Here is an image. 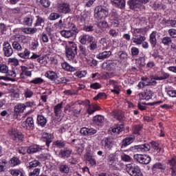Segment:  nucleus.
Here are the masks:
<instances>
[{"label":"nucleus","instance_id":"obj_1","mask_svg":"<svg viewBox=\"0 0 176 176\" xmlns=\"http://www.w3.org/2000/svg\"><path fill=\"white\" fill-rule=\"evenodd\" d=\"M78 54V45L72 43L71 45L65 46V56L67 60L71 61L73 64H78L76 55Z\"/></svg>","mask_w":176,"mask_h":176},{"label":"nucleus","instance_id":"obj_2","mask_svg":"<svg viewBox=\"0 0 176 176\" xmlns=\"http://www.w3.org/2000/svg\"><path fill=\"white\" fill-rule=\"evenodd\" d=\"M30 54H31V51L28 49L25 48L23 52H20L18 54L19 57L21 58H23L24 60H36L39 64H43V60H45V58L43 56H41L36 54H33L32 56L30 57Z\"/></svg>","mask_w":176,"mask_h":176},{"label":"nucleus","instance_id":"obj_3","mask_svg":"<svg viewBox=\"0 0 176 176\" xmlns=\"http://www.w3.org/2000/svg\"><path fill=\"white\" fill-rule=\"evenodd\" d=\"M109 10L104 6H98L94 10V17L96 20H104L108 17Z\"/></svg>","mask_w":176,"mask_h":176},{"label":"nucleus","instance_id":"obj_4","mask_svg":"<svg viewBox=\"0 0 176 176\" xmlns=\"http://www.w3.org/2000/svg\"><path fill=\"white\" fill-rule=\"evenodd\" d=\"M126 171L131 176H144L141 167L135 163L127 164L126 165Z\"/></svg>","mask_w":176,"mask_h":176},{"label":"nucleus","instance_id":"obj_5","mask_svg":"<svg viewBox=\"0 0 176 176\" xmlns=\"http://www.w3.org/2000/svg\"><path fill=\"white\" fill-rule=\"evenodd\" d=\"M36 107L35 101L25 102V103H19L15 105L14 112L16 113H23L25 111L26 108H33Z\"/></svg>","mask_w":176,"mask_h":176},{"label":"nucleus","instance_id":"obj_6","mask_svg":"<svg viewBox=\"0 0 176 176\" xmlns=\"http://www.w3.org/2000/svg\"><path fill=\"white\" fill-rule=\"evenodd\" d=\"M131 152H141L142 153H146L151 151V144L149 143H144L142 144L135 145L129 148Z\"/></svg>","mask_w":176,"mask_h":176},{"label":"nucleus","instance_id":"obj_7","mask_svg":"<svg viewBox=\"0 0 176 176\" xmlns=\"http://www.w3.org/2000/svg\"><path fill=\"white\" fill-rule=\"evenodd\" d=\"M8 135H10L11 140L13 141H16V142H19V141H23V138H24L23 133L14 128L10 129L8 130Z\"/></svg>","mask_w":176,"mask_h":176},{"label":"nucleus","instance_id":"obj_8","mask_svg":"<svg viewBox=\"0 0 176 176\" xmlns=\"http://www.w3.org/2000/svg\"><path fill=\"white\" fill-rule=\"evenodd\" d=\"M133 159L140 164H149L152 160L151 156L145 154H135L133 155Z\"/></svg>","mask_w":176,"mask_h":176},{"label":"nucleus","instance_id":"obj_9","mask_svg":"<svg viewBox=\"0 0 176 176\" xmlns=\"http://www.w3.org/2000/svg\"><path fill=\"white\" fill-rule=\"evenodd\" d=\"M13 47L9 41H5L3 43V54L4 57H10L13 55Z\"/></svg>","mask_w":176,"mask_h":176},{"label":"nucleus","instance_id":"obj_10","mask_svg":"<svg viewBox=\"0 0 176 176\" xmlns=\"http://www.w3.org/2000/svg\"><path fill=\"white\" fill-rule=\"evenodd\" d=\"M102 146L104 148V149H107V151H111L112 148H113V145L115 144V141L113 138L106 137L104 138L101 141Z\"/></svg>","mask_w":176,"mask_h":176},{"label":"nucleus","instance_id":"obj_11","mask_svg":"<svg viewBox=\"0 0 176 176\" xmlns=\"http://www.w3.org/2000/svg\"><path fill=\"white\" fill-rule=\"evenodd\" d=\"M107 162L110 168H112V170H119V162L116 160V155L110 154L108 156Z\"/></svg>","mask_w":176,"mask_h":176},{"label":"nucleus","instance_id":"obj_12","mask_svg":"<svg viewBox=\"0 0 176 176\" xmlns=\"http://www.w3.org/2000/svg\"><path fill=\"white\" fill-rule=\"evenodd\" d=\"M102 67L105 71H115L118 68V60L104 62Z\"/></svg>","mask_w":176,"mask_h":176},{"label":"nucleus","instance_id":"obj_13","mask_svg":"<svg viewBox=\"0 0 176 176\" xmlns=\"http://www.w3.org/2000/svg\"><path fill=\"white\" fill-rule=\"evenodd\" d=\"M80 133L81 135L85 137H93V135L97 134V129L91 127H82L80 129Z\"/></svg>","mask_w":176,"mask_h":176},{"label":"nucleus","instance_id":"obj_14","mask_svg":"<svg viewBox=\"0 0 176 176\" xmlns=\"http://www.w3.org/2000/svg\"><path fill=\"white\" fill-rule=\"evenodd\" d=\"M79 34V30L76 28V26L74 25L71 30H61L60 35L64 36V38H71L74 35Z\"/></svg>","mask_w":176,"mask_h":176},{"label":"nucleus","instance_id":"obj_15","mask_svg":"<svg viewBox=\"0 0 176 176\" xmlns=\"http://www.w3.org/2000/svg\"><path fill=\"white\" fill-rule=\"evenodd\" d=\"M22 127L25 130H34L35 124L32 117H28L25 121L22 122Z\"/></svg>","mask_w":176,"mask_h":176},{"label":"nucleus","instance_id":"obj_16","mask_svg":"<svg viewBox=\"0 0 176 176\" xmlns=\"http://www.w3.org/2000/svg\"><path fill=\"white\" fill-rule=\"evenodd\" d=\"M135 141V136L131 135L124 138L121 142V149L127 148L129 145H131Z\"/></svg>","mask_w":176,"mask_h":176},{"label":"nucleus","instance_id":"obj_17","mask_svg":"<svg viewBox=\"0 0 176 176\" xmlns=\"http://www.w3.org/2000/svg\"><path fill=\"white\" fill-rule=\"evenodd\" d=\"M144 126L141 124H135L132 128L133 134H135L138 141L142 140V129Z\"/></svg>","mask_w":176,"mask_h":176},{"label":"nucleus","instance_id":"obj_18","mask_svg":"<svg viewBox=\"0 0 176 176\" xmlns=\"http://www.w3.org/2000/svg\"><path fill=\"white\" fill-rule=\"evenodd\" d=\"M155 93L152 91V89H147L144 91V92H142L139 94V97L140 100H146V101H149V100H152V97H153Z\"/></svg>","mask_w":176,"mask_h":176},{"label":"nucleus","instance_id":"obj_19","mask_svg":"<svg viewBox=\"0 0 176 176\" xmlns=\"http://www.w3.org/2000/svg\"><path fill=\"white\" fill-rule=\"evenodd\" d=\"M123 130H124V126L123 124H117L111 127L109 131L111 133V135H118V134H120Z\"/></svg>","mask_w":176,"mask_h":176},{"label":"nucleus","instance_id":"obj_20","mask_svg":"<svg viewBox=\"0 0 176 176\" xmlns=\"http://www.w3.org/2000/svg\"><path fill=\"white\" fill-rule=\"evenodd\" d=\"M41 140L42 141H43V142H45L46 146H47V148H50V144L53 142V135L47 132H44L41 137Z\"/></svg>","mask_w":176,"mask_h":176},{"label":"nucleus","instance_id":"obj_21","mask_svg":"<svg viewBox=\"0 0 176 176\" xmlns=\"http://www.w3.org/2000/svg\"><path fill=\"white\" fill-rule=\"evenodd\" d=\"M43 149H45V146H39L38 144H32L28 147L27 152H28V153H29V155H32L34 153H36V152L43 151Z\"/></svg>","mask_w":176,"mask_h":176},{"label":"nucleus","instance_id":"obj_22","mask_svg":"<svg viewBox=\"0 0 176 176\" xmlns=\"http://www.w3.org/2000/svg\"><path fill=\"white\" fill-rule=\"evenodd\" d=\"M58 10L60 13H63V14H67L70 13L71 7L68 3H62L58 5Z\"/></svg>","mask_w":176,"mask_h":176},{"label":"nucleus","instance_id":"obj_23","mask_svg":"<svg viewBox=\"0 0 176 176\" xmlns=\"http://www.w3.org/2000/svg\"><path fill=\"white\" fill-rule=\"evenodd\" d=\"M85 156L91 167H96V166H97V161L96 160V158H94V156H93V153L88 151L85 153Z\"/></svg>","mask_w":176,"mask_h":176},{"label":"nucleus","instance_id":"obj_24","mask_svg":"<svg viewBox=\"0 0 176 176\" xmlns=\"http://www.w3.org/2000/svg\"><path fill=\"white\" fill-rule=\"evenodd\" d=\"M85 108H86L87 113H88V115H93L94 112H97V111H100L101 109V107L98 106V104H94V103L90 104V102L89 103L87 107Z\"/></svg>","mask_w":176,"mask_h":176},{"label":"nucleus","instance_id":"obj_25","mask_svg":"<svg viewBox=\"0 0 176 176\" xmlns=\"http://www.w3.org/2000/svg\"><path fill=\"white\" fill-rule=\"evenodd\" d=\"M146 40V37L141 34H137V33H133V37L132 38V42L136 45H142V42Z\"/></svg>","mask_w":176,"mask_h":176},{"label":"nucleus","instance_id":"obj_26","mask_svg":"<svg viewBox=\"0 0 176 176\" xmlns=\"http://www.w3.org/2000/svg\"><path fill=\"white\" fill-rule=\"evenodd\" d=\"M21 79H25V76L31 77L32 76V71H30V69L26 66H21Z\"/></svg>","mask_w":176,"mask_h":176},{"label":"nucleus","instance_id":"obj_27","mask_svg":"<svg viewBox=\"0 0 176 176\" xmlns=\"http://www.w3.org/2000/svg\"><path fill=\"white\" fill-rule=\"evenodd\" d=\"M71 155H72V149L68 147H66L64 149H60L59 152V156L62 159H68Z\"/></svg>","mask_w":176,"mask_h":176},{"label":"nucleus","instance_id":"obj_28","mask_svg":"<svg viewBox=\"0 0 176 176\" xmlns=\"http://www.w3.org/2000/svg\"><path fill=\"white\" fill-rule=\"evenodd\" d=\"M93 124L98 126V127L102 126L104 124V116L101 115L95 116L92 120Z\"/></svg>","mask_w":176,"mask_h":176},{"label":"nucleus","instance_id":"obj_29","mask_svg":"<svg viewBox=\"0 0 176 176\" xmlns=\"http://www.w3.org/2000/svg\"><path fill=\"white\" fill-rule=\"evenodd\" d=\"M45 18L39 15H37L34 17V23L33 24L34 27H44L45 26Z\"/></svg>","mask_w":176,"mask_h":176},{"label":"nucleus","instance_id":"obj_30","mask_svg":"<svg viewBox=\"0 0 176 176\" xmlns=\"http://www.w3.org/2000/svg\"><path fill=\"white\" fill-rule=\"evenodd\" d=\"M128 5L130 9H132L133 10L138 11V10L141 8L140 0H129L128 1Z\"/></svg>","mask_w":176,"mask_h":176},{"label":"nucleus","instance_id":"obj_31","mask_svg":"<svg viewBox=\"0 0 176 176\" xmlns=\"http://www.w3.org/2000/svg\"><path fill=\"white\" fill-rule=\"evenodd\" d=\"M94 36L90 35V34H83L82 36H80V43L81 45H89L91 40L93 39Z\"/></svg>","mask_w":176,"mask_h":176},{"label":"nucleus","instance_id":"obj_32","mask_svg":"<svg viewBox=\"0 0 176 176\" xmlns=\"http://www.w3.org/2000/svg\"><path fill=\"white\" fill-rule=\"evenodd\" d=\"M47 123V118L43 115H38L36 118V124L40 127H45Z\"/></svg>","mask_w":176,"mask_h":176},{"label":"nucleus","instance_id":"obj_33","mask_svg":"<svg viewBox=\"0 0 176 176\" xmlns=\"http://www.w3.org/2000/svg\"><path fill=\"white\" fill-rule=\"evenodd\" d=\"M166 168H167V167L166 166V164L162 162H156L153 165L151 170L153 173L155 174L157 170H160V171H164Z\"/></svg>","mask_w":176,"mask_h":176},{"label":"nucleus","instance_id":"obj_34","mask_svg":"<svg viewBox=\"0 0 176 176\" xmlns=\"http://www.w3.org/2000/svg\"><path fill=\"white\" fill-rule=\"evenodd\" d=\"M87 48L91 50V52H94V50H97L98 47V41L96 39V37L92 38L91 41L88 43Z\"/></svg>","mask_w":176,"mask_h":176},{"label":"nucleus","instance_id":"obj_35","mask_svg":"<svg viewBox=\"0 0 176 176\" xmlns=\"http://www.w3.org/2000/svg\"><path fill=\"white\" fill-rule=\"evenodd\" d=\"M34 21H35V16L30 15L28 16H25L23 20V25H27L28 27H32V24H34Z\"/></svg>","mask_w":176,"mask_h":176},{"label":"nucleus","instance_id":"obj_36","mask_svg":"<svg viewBox=\"0 0 176 176\" xmlns=\"http://www.w3.org/2000/svg\"><path fill=\"white\" fill-rule=\"evenodd\" d=\"M156 34L157 32L153 31L149 36L148 42H150L151 45V47H156V45H157V39H156Z\"/></svg>","mask_w":176,"mask_h":176},{"label":"nucleus","instance_id":"obj_37","mask_svg":"<svg viewBox=\"0 0 176 176\" xmlns=\"http://www.w3.org/2000/svg\"><path fill=\"white\" fill-rule=\"evenodd\" d=\"M12 49L16 52H23L24 45L21 44L17 40H15L12 43Z\"/></svg>","mask_w":176,"mask_h":176},{"label":"nucleus","instance_id":"obj_38","mask_svg":"<svg viewBox=\"0 0 176 176\" xmlns=\"http://www.w3.org/2000/svg\"><path fill=\"white\" fill-rule=\"evenodd\" d=\"M45 76L52 80V82H56V79L58 78V76L57 75V73L53 72V71H47Z\"/></svg>","mask_w":176,"mask_h":176},{"label":"nucleus","instance_id":"obj_39","mask_svg":"<svg viewBox=\"0 0 176 176\" xmlns=\"http://www.w3.org/2000/svg\"><path fill=\"white\" fill-rule=\"evenodd\" d=\"M112 54L111 51H104L103 52L99 53L96 57L98 60H105V58H109Z\"/></svg>","mask_w":176,"mask_h":176},{"label":"nucleus","instance_id":"obj_40","mask_svg":"<svg viewBox=\"0 0 176 176\" xmlns=\"http://www.w3.org/2000/svg\"><path fill=\"white\" fill-rule=\"evenodd\" d=\"M113 6L123 9L126 6V0H112L111 1Z\"/></svg>","mask_w":176,"mask_h":176},{"label":"nucleus","instance_id":"obj_41","mask_svg":"<svg viewBox=\"0 0 176 176\" xmlns=\"http://www.w3.org/2000/svg\"><path fill=\"white\" fill-rule=\"evenodd\" d=\"M151 148L157 152V153H160L162 152V147H160V144L159 142L156 141H151L149 142Z\"/></svg>","mask_w":176,"mask_h":176},{"label":"nucleus","instance_id":"obj_42","mask_svg":"<svg viewBox=\"0 0 176 176\" xmlns=\"http://www.w3.org/2000/svg\"><path fill=\"white\" fill-rule=\"evenodd\" d=\"M9 164H10L11 167H16V166H20L21 164V160H20L19 157H12L8 162Z\"/></svg>","mask_w":176,"mask_h":176},{"label":"nucleus","instance_id":"obj_43","mask_svg":"<svg viewBox=\"0 0 176 176\" xmlns=\"http://www.w3.org/2000/svg\"><path fill=\"white\" fill-rule=\"evenodd\" d=\"M63 102H60L54 107V113L55 114V116L58 117L61 115V113L63 112Z\"/></svg>","mask_w":176,"mask_h":176},{"label":"nucleus","instance_id":"obj_44","mask_svg":"<svg viewBox=\"0 0 176 176\" xmlns=\"http://www.w3.org/2000/svg\"><path fill=\"white\" fill-rule=\"evenodd\" d=\"M67 145V141L65 140H56L53 142V146L58 148L59 149H63L65 148Z\"/></svg>","mask_w":176,"mask_h":176},{"label":"nucleus","instance_id":"obj_45","mask_svg":"<svg viewBox=\"0 0 176 176\" xmlns=\"http://www.w3.org/2000/svg\"><path fill=\"white\" fill-rule=\"evenodd\" d=\"M62 67L63 69H65V71H67V72H75V71L76 70L75 67L71 66L69 63L67 62H64L63 63H62Z\"/></svg>","mask_w":176,"mask_h":176},{"label":"nucleus","instance_id":"obj_46","mask_svg":"<svg viewBox=\"0 0 176 176\" xmlns=\"http://www.w3.org/2000/svg\"><path fill=\"white\" fill-rule=\"evenodd\" d=\"M118 58L121 60V61H127L129 60V54L126 51H120L118 53Z\"/></svg>","mask_w":176,"mask_h":176},{"label":"nucleus","instance_id":"obj_47","mask_svg":"<svg viewBox=\"0 0 176 176\" xmlns=\"http://www.w3.org/2000/svg\"><path fill=\"white\" fill-rule=\"evenodd\" d=\"M161 43L164 46L169 47L170 45L173 44V40L171 39V37L166 36L162 38Z\"/></svg>","mask_w":176,"mask_h":176},{"label":"nucleus","instance_id":"obj_48","mask_svg":"<svg viewBox=\"0 0 176 176\" xmlns=\"http://www.w3.org/2000/svg\"><path fill=\"white\" fill-rule=\"evenodd\" d=\"M111 116H113L115 119H117V120H123V118H124V116L122 112L120 111H112L111 112Z\"/></svg>","mask_w":176,"mask_h":176},{"label":"nucleus","instance_id":"obj_49","mask_svg":"<svg viewBox=\"0 0 176 176\" xmlns=\"http://www.w3.org/2000/svg\"><path fill=\"white\" fill-rule=\"evenodd\" d=\"M87 75V72L86 70H78L74 74V76L76 78H85Z\"/></svg>","mask_w":176,"mask_h":176},{"label":"nucleus","instance_id":"obj_50","mask_svg":"<svg viewBox=\"0 0 176 176\" xmlns=\"http://www.w3.org/2000/svg\"><path fill=\"white\" fill-rule=\"evenodd\" d=\"M59 171L62 174H69V166L67 164H61L59 166Z\"/></svg>","mask_w":176,"mask_h":176},{"label":"nucleus","instance_id":"obj_51","mask_svg":"<svg viewBox=\"0 0 176 176\" xmlns=\"http://www.w3.org/2000/svg\"><path fill=\"white\" fill-rule=\"evenodd\" d=\"M50 158V154L49 153L39 154L36 156V159H38V160H41V162H46V160H49Z\"/></svg>","mask_w":176,"mask_h":176},{"label":"nucleus","instance_id":"obj_52","mask_svg":"<svg viewBox=\"0 0 176 176\" xmlns=\"http://www.w3.org/2000/svg\"><path fill=\"white\" fill-rule=\"evenodd\" d=\"M80 50V56H82V57H86L89 54V50H87V48L85 47L84 45H80L79 46Z\"/></svg>","mask_w":176,"mask_h":176},{"label":"nucleus","instance_id":"obj_53","mask_svg":"<svg viewBox=\"0 0 176 176\" xmlns=\"http://www.w3.org/2000/svg\"><path fill=\"white\" fill-rule=\"evenodd\" d=\"M41 164H42L38 160H34L29 162V164H28V168H34L38 167V166H41Z\"/></svg>","mask_w":176,"mask_h":176},{"label":"nucleus","instance_id":"obj_54","mask_svg":"<svg viewBox=\"0 0 176 176\" xmlns=\"http://www.w3.org/2000/svg\"><path fill=\"white\" fill-rule=\"evenodd\" d=\"M146 60L145 56H140L135 59L136 63H138L140 67H145V65H146V63H145Z\"/></svg>","mask_w":176,"mask_h":176},{"label":"nucleus","instance_id":"obj_55","mask_svg":"<svg viewBox=\"0 0 176 176\" xmlns=\"http://www.w3.org/2000/svg\"><path fill=\"white\" fill-rule=\"evenodd\" d=\"M10 174L12 176H25V173L19 169H12L10 171Z\"/></svg>","mask_w":176,"mask_h":176},{"label":"nucleus","instance_id":"obj_56","mask_svg":"<svg viewBox=\"0 0 176 176\" xmlns=\"http://www.w3.org/2000/svg\"><path fill=\"white\" fill-rule=\"evenodd\" d=\"M151 56L154 60H164V56H163V55L159 54V52L157 50L153 51L151 54Z\"/></svg>","mask_w":176,"mask_h":176},{"label":"nucleus","instance_id":"obj_57","mask_svg":"<svg viewBox=\"0 0 176 176\" xmlns=\"http://www.w3.org/2000/svg\"><path fill=\"white\" fill-rule=\"evenodd\" d=\"M9 69V66L6 65V63H0V73L1 74H6Z\"/></svg>","mask_w":176,"mask_h":176},{"label":"nucleus","instance_id":"obj_58","mask_svg":"<svg viewBox=\"0 0 176 176\" xmlns=\"http://www.w3.org/2000/svg\"><path fill=\"white\" fill-rule=\"evenodd\" d=\"M44 80L43 78L41 77L35 78L34 79L30 80L29 83H32L33 85H42L43 83Z\"/></svg>","mask_w":176,"mask_h":176},{"label":"nucleus","instance_id":"obj_59","mask_svg":"<svg viewBox=\"0 0 176 176\" xmlns=\"http://www.w3.org/2000/svg\"><path fill=\"white\" fill-rule=\"evenodd\" d=\"M60 17H61V15H60V14L56 13V12H52L50 14L48 19L51 21H54V20H57V19H60Z\"/></svg>","mask_w":176,"mask_h":176},{"label":"nucleus","instance_id":"obj_60","mask_svg":"<svg viewBox=\"0 0 176 176\" xmlns=\"http://www.w3.org/2000/svg\"><path fill=\"white\" fill-rule=\"evenodd\" d=\"M131 54L132 57H138V54H140V49L137 47H132L131 49Z\"/></svg>","mask_w":176,"mask_h":176},{"label":"nucleus","instance_id":"obj_61","mask_svg":"<svg viewBox=\"0 0 176 176\" xmlns=\"http://www.w3.org/2000/svg\"><path fill=\"white\" fill-rule=\"evenodd\" d=\"M15 40H16L21 45V43H28L27 36L24 35H19Z\"/></svg>","mask_w":176,"mask_h":176},{"label":"nucleus","instance_id":"obj_62","mask_svg":"<svg viewBox=\"0 0 176 176\" xmlns=\"http://www.w3.org/2000/svg\"><path fill=\"white\" fill-rule=\"evenodd\" d=\"M155 10H167V5L164 3H157L155 6Z\"/></svg>","mask_w":176,"mask_h":176},{"label":"nucleus","instance_id":"obj_63","mask_svg":"<svg viewBox=\"0 0 176 176\" xmlns=\"http://www.w3.org/2000/svg\"><path fill=\"white\" fill-rule=\"evenodd\" d=\"M40 38L43 43H47V42H49V36H47V34L45 33V32L41 33Z\"/></svg>","mask_w":176,"mask_h":176},{"label":"nucleus","instance_id":"obj_64","mask_svg":"<svg viewBox=\"0 0 176 176\" xmlns=\"http://www.w3.org/2000/svg\"><path fill=\"white\" fill-rule=\"evenodd\" d=\"M168 163L170 166L171 170H173V168L174 170H175V168H176V157H173L171 160H168Z\"/></svg>","mask_w":176,"mask_h":176}]
</instances>
